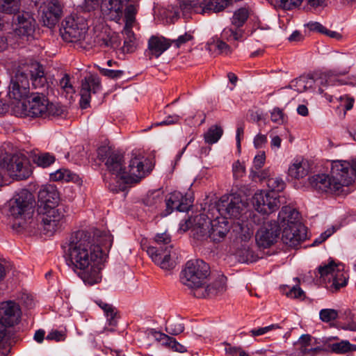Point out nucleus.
Masks as SVG:
<instances>
[{
    "mask_svg": "<svg viewBox=\"0 0 356 356\" xmlns=\"http://www.w3.org/2000/svg\"><path fill=\"white\" fill-rule=\"evenodd\" d=\"M165 200L166 209L163 213L164 216H167L175 210L181 212L186 211L188 210L192 203L191 199L178 191H175L169 194L168 197H167Z\"/></svg>",
    "mask_w": 356,
    "mask_h": 356,
    "instance_id": "nucleus-20",
    "label": "nucleus"
},
{
    "mask_svg": "<svg viewBox=\"0 0 356 356\" xmlns=\"http://www.w3.org/2000/svg\"><path fill=\"white\" fill-rule=\"evenodd\" d=\"M206 49L209 51H217L218 54L225 55H228L232 53L230 46L220 39H213L211 41L209 42L207 44Z\"/></svg>",
    "mask_w": 356,
    "mask_h": 356,
    "instance_id": "nucleus-37",
    "label": "nucleus"
},
{
    "mask_svg": "<svg viewBox=\"0 0 356 356\" xmlns=\"http://www.w3.org/2000/svg\"><path fill=\"white\" fill-rule=\"evenodd\" d=\"M0 168L6 169L10 177L17 180L29 178L32 169L28 159L22 155L15 154L11 157L3 155L0 157Z\"/></svg>",
    "mask_w": 356,
    "mask_h": 356,
    "instance_id": "nucleus-8",
    "label": "nucleus"
},
{
    "mask_svg": "<svg viewBox=\"0 0 356 356\" xmlns=\"http://www.w3.org/2000/svg\"><path fill=\"white\" fill-rule=\"evenodd\" d=\"M306 26L312 31H316L323 34L324 31H326V28L317 22H310L307 23Z\"/></svg>",
    "mask_w": 356,
    "mask_h": 356,
    "instance_id": "nucleus-64",
    "label": "nucleus"
},
{
    "mask_svg": "<svg viewBox=\"0 0 356 356\" xmlns=\"http://www.w3.org/2000/svg\"><path fill=\"white\" fill-rule=\"evenodd\" d=\"M238 259L242 263L253 262L256 260L254 252L248 246H243L236 253Z\"/></svg>",
    "mask_w": 356,
    "mask_h": 356,
    "instance_id": "nucleus-47",
    "label": "nucleus"
},
{
    "mask_svg": "<svg viewBox=\"0 0 356 356\" xmlns=\"http://www.w3.org/2000/svg\"><path fill=\"white\" fill-rule=\"evenodd\" d=\"M195 225L191 229L193 237L197 241H205L210 238L211 220L204 215L197 216Z\"/></svg>",
    "mask_w": 356,
    "mask_h": 356,
    "instance_id": "nucleus-23",
    "label": "nucleus"
},
{
    "mask_svg": "<svg viewBox=\"0 0 356 356\" xmlns=\"http://www.w3.org/2000/svg\"><path fill=\"white\" fill-rule=\"evenodd\" d=\"M40 13L44 25L51 28L60 20L63 15V6L58 0L47 1L40 6Z\"/></svg>",
    "mask_w": 356,
    "mask_h": 356,
    "instance_id": "nucleus-14",
    "label": "nucleus"
},
{
    "mask_svg": "<svg viewBox=\"0 0 356 356\" xmlns=\"http://www.w3.org/2000/svg\"><path fill=\"white\" fill-rule=\"evenodd\" d=\"M232 170L234 177L238 179L244 175L245 167L239 161H237L234 163L232 165Z\"/></svg>",
    "mask_w": 356,
    "mask_h": 356,
    "instance_id": "nucleus-60",
    "label": "nucleus"
},
{
    "mask_svg": "<svg viewBox=\"0 0 356 356\" xmlns=\"http://www.w3.org/2000/svg\"><path fill=\"white\" fill-rule=\"evenodd\" d=\"M229 230L228 222L225 219L216 218L211 220L210 239L213 242L221 241Z\"/></svg>",
    "mask_w": 356,
    "mask_h": 356,
    "instance_id": "nucleus-25",
    "label": "nucleus"
},
{
    "mask_svg": "<svg viewBox=\"0 0 356 356\" xmlns=\"http://www.w3.org/2000/svg\"><path fill=\"white\" fill-rule=\"evenodd\" d=\"M325 96L330 102H334L336 100L339 103L337 108L343 110L344 114L347 111H349L353 108L355 102L354 99L348 95L336 97L325 93Z\"/></svg>",
    "mask_w": 356,
    "mask_h": 356,
    "instance_id": "nucleus-30",
    "label": "nucleus"
},
{
    "mask_svg": "<svg viewBox=\"0 0 356 356\" xmlns=\"http://www.w3.org/2000/svg\"><path fill=\"white\" fill-rule=\"evenodd\" d=\"M29 93V81L28 76L23 72H17L11 79L8 87L10 98L19 101L28 97Z\"/></svg>",
    "mask_w": 356,
    "mask_h": 356,
    "instance_id": "nucleus-17",
    "label": "nucleus"
},
{
    "mask_svg": "<svg viewBox=\"0 0 356 356\" xmlns=\"http://www.w3.org/2000/svg\"><path fill=\"white\" fill-rule=\"evenodd\" d=\"M226 280L227 278L224 275H218L213 282L207 284L205 288H202V291L194 292V296L197 298H206L222 293L226 290Z\"/></svg>",
    "mask_w": 356,
    "mask_h": 356,
    "instance_id": "nucleus-24",
    "label": "nucleus"
},
{
    "mask_svg": "<svg viewBox=\"0 0 356 356\" xmlns=\"http://www.w3.org/2000/svg\"><path fill=\"white\" fill-rule=\"evenodd\" d=\"M115 42V38L106 31H101L94 38L95 45L104 47H113Z\"/></svg>",
    "mask_w": 356,
    "mask_h": 356,
    "instance_id": "nucleus-39",
    "label": "nucleus"
},
{
    "mask_svg": "<svg viewBox=\"0 0 356 356\" xmlns=\"http://www.w3.org/2000/svg\"><path fill=\"white\" fill-rule=\"evenodd\" d=\"M356 181V159L336 161L330 175L318 174L309 178L312 188L321 193H339L345 186Z\"/></svg>",
    "mask_w": 356,
    "mask_h": 356,
    "instance_id": "nucleus-3",
    "label": "nucleus"
},
{
    "mask_svg": "<svg viewBox=\"0 0 356 356\" xmlns=\"http://www.w3.org/2000/svg\"><path fill=\"white\" fill-rule=\"evenodd\" d=\"M252 204L258 212L269 213L280 207L279 200L276 197H273L268 193L259 191L255 193L252 197Z\"/></svg>",
    "mask_w": 356,
    "mask_h": 356,
    "instance_id": "nucleus-19",
    "label": "nucleus"
},
{
    "mask_svg": "<svg viewBox=\"0 0 356 356\" xmlns=\"http://www.w3.org/2000/svg\"><path fill=\"white\" fill-rule=\"evenodd\" d=\"M334 232V228L327 229L326 231L323 232L318 237L315 238L313 242L314 245H319L325 241L328 237H330Z\"/></svg>",
    "mask_w": 356,
    "mask_h": 356,
    "instance_id": "nucleus-61",
    "label": "nucleus"
},
{
    "mask_svg": "<svg viewBox=\"0 0 356 356\" xmlns=\"http://www.w3.org/2000/svg\"><path fill=\"white\" fill-rule=\"evenodd\" d=\"M318 272L320 277L325 281L327 280L330 283V285L327 287L332 293L337 291L347 284L346 276L337 268L332 261L323 266H319Z\"/></svg>",
    "mask_w": 356,
    "mask_h": 356,
    "instance_id": "nucleus-12",
    "label": "nucleus"
},
{
    "mask_svg": "<svg viewBox=\"0 0 356 356\" xmlns=\"http://www.w3.org/2000/svg\"><path fill=\"white\" fill-rule=\"evenodd\" d=\"M122 33L125 35L123 51L129 53L133 52L136 49L135 36L131 27H124Z\"/></svg>",
    "mask_w": 356,
    "mask_h": 356,
    "instance_id": "nucleus-43",
    "label": "nucleus"
},
{
    "mask_svg": "<svg viewBox=\"0 0 356 356\" xmlns=\"http://www.w3.org/2000/svg\"><path fill=\"white\" fill-rule=\"evenodd\" d=\"M100 72L105 76H107L111 79H120L124 74V71L122 70H108L105 68H100Z\"/></svg>",
    "mask_w": 356,
    "mask_h": 356,
    "instance_id": "nucleus-54",
    "label": "nucleus"
},
{
    "mask_svg": "<svg viewBox=\"0 0 356 356\" xmlns=\"http://www.w3.org/2000/svg\"><path fill=\"white\" fill-rule=\"evenodd\" d=\"M20 0H0V12L7 14L17 13L20 9Z\"/></svg>",
    "mask_w": 356,
    "mask_h": 356,
    "instance_id": "nucleus-45",
    "label": "nucleus"
},
{
    "mask_svg": "<svg viewBox=\"0 0 356 356\" xmlns=\"http://www.w3.org/2000/svg\"><path fill=\"white\" fill-rule=\"evenodd\" d=\"M253 143L255 148H262L267 143V136L261 134H258L254 137Z\"/></svg>",
    "mask_w": 356,
    "mask_h": 356,
    "instance_id": "nucleus-63",
    "label": "nucleus"
},
{
    "mask_svg": "<svg viewBox=\"0 0 356 356\" xmlns=\"http://www.w3.org/2000/svg\"><path fill=\"white\" fill-rule=\"evenodd\" d=\"M130 1L124 9L125 26L132 27L138 11V0H102L101 10L104 14L109 16L114 21H119L123 14L124 3Z\"/></svg>",
    "mask_w": 356,
    "mask_h": 356,
    "instance_id": "nucleus-7",
    "label": "nucleus"
},
{
    "mask_svg": "<svg viewBox=\"0 0 356 356\" xmlns=\"http://www.w3.org/2000/svg\"><path fill=\"white\" fill-rule=\"evenodd\" d=\"M60 200L59 193L53 185H48L41 188L38 193V202L40 209L56 207Z\"/></svg>",
    "mask_w": 356,
    "mask_h": 356,
    "instance_id": "nucleus-22",
    "label": "nucleus"
},
{
    "mask_svg": "<svg viewBox=\"0 0 356 356\" xmlns=\"http://www.w3.org/2000/svg\"><path fill=\"white\" fill-rule=\"evenodd\" d=\"M26 115L31 117H46L49 101L42 93L37 92L22 104Z\"/></svg>",
    "mask_w": 356,
    "mask_h": 356,
    "instance_id": "nucleus-16",
    "label": "nucleus"
},
{
    "mask_svg": "<svg viewBox=\"0 0 356 356\" xmlns=\"http://www.w3.org/2000/svg\"><path fill=\"white\" fill-rule=\"evenodd\" d=\"M124 156L118 152H109L105 161V165L111 174V180L113 184H118L120 187L121 184H129L138 182L143 178L148 170L145 168L144 158L134 156L131 159L128 168L123 164Z\"/></svg>",
    "mask_w": 356,
    "mask_h": 356,
    "instance_id": "nucleus-4",
    "label": "nucleus"
},
{
    "mask_svg": "<svg viewBox=\"0 0 356 356\" xmlns=\"http://www.w3.org/2000/svg\"><path fill=\"white\" fill-rule=\"evenodd\" d=\"M180 9L184 14L194 12L196 13H202V2L195 0H182L179 2Z\"/></svg>",
    "mask_w": 356,
    "mask_h": 356,
    "instance_id": "nucleus-38",
    "label": "nucleus"
},
{
    "mask_svg": "<svg viewBox=\"0 0 356 356\" xmlns=\"http://www.w3.org/2000/svg\"><path fill=\"white\" fill-rule=\"evenodd\" d=\"M15 33L21 36H30L34 33L35 20L28 12H23L17 15Z\"/></svg>",
    "mask_w": 356,
    "mask_h": 356,
    "instance_id": "nucleus-21",
    "label": "nucleus"
},
{
    "mask_svg": "<svg viewBox=\"0 0 356 356\" xmlns=\"http://www.w3.org/2000/svg\"><path fill=\"white\" fill-rule=\"evenodd\" d=\"M266 156L264 152H261L254 156L253 161V168L255 170H260L264 164Z\"/></svg>",
    "mask_w": 356,
    "mask_h": 356,
    "instance_id": "nucleus-62",
    "label": "nucleus"
},
{
    "mask_svg": "<svg viewBox=\"0 0 356 356\" xmlns=\"http://www.w3.org/2000/svg\"><path fill=\"white\" fill-rule=\"evenodd\" d=\"M348 71V68H344L341 70H334L322 72L316 81L321 85L343 84L344 83L339 77L346 74Z\"/></svg>",
    "mask_w": 356,
    "mask_h": 356,
    "instance_id": "nucleus-27",
    "label": "nucleus"
},
{
    "mask_svg": "<svg viewBox=\"0 0 356 356\" xmlns=\"http://www.w3.org/2000/svg\"><path fill=\"white\" fill-rule=\"evenodd\" d=\"M193 37L189 33H184V35H179L176 40H170L171 45H175L176 47L179 48L184 44L192 40Z\"/></svg>",
    "mask_w": 356,
    "mask_h": 356,
    "instance_id": "nucleus-55",
    "label": "nucleus"
},
{
    "mask_svg": "<svg viewBox=\"0 0 356 356\" xmlns=\"http://www.w3.org/2000/svg\"><path fill=\"white\" fill-rule=\"evenodd\" d=\"M58 90L66 98H72L75 93V89L71 82L70 76L67 74H65L58 82Z\"/></svg>",
    "mask_w": 356,
    "mask_h": 356,
    "instance_id": "nucleus-31",
    "label": "nucleus"
},
{
    "mask_svg": "<svg viewBox=\"0 0 356 356\" xmlns=\"http://www.w3.org/2000/svg\"><path fill=\"white\" fill-rule=\"evenodd\" d=\"M66 334L64 331H58L56 330H51L47 336V340H55L56 341H62L65 339Z\"/></svg>",
    "mask_w": 356,
    "mask_h": 356,
    "instance_id": "nucleus-57",
    "label": "nucleus"
},
{
    "mask_svg": "<svg viewBox=\"0 0 356 356\" xmlns=\"http://www.w3.org/2000/svg\"><path fill=\"white\" fill-rule=\"evenodd\" d=\"M170 46V40L163 37L152 36L148 41L149 58H151L152 56L159 58Z\"/></svg>",
    "mask_w": 356,
    "mask_h": 356,
    "instance_id": "nucleus-26",
    "label": "nucleus"
},
{
    "mask_svg": "<svg viewBox=\"0 0 356 356\" xmlns=\"http://www.w3.org/2000/svg\"><path fill=\"white\" fill-rule=\"evenodd\" d=\"M280 6L284 9L290 10L296 6H299L303 0H276Z\"/></svg>",
    "mask_w": 356,
    "mask_h": 356,
    "instance_id": "nucleus-56",
    "label": "nucleus"
},
{
    "mask_svg": "<svg viewBox=\"0 0 356 356\" xmlns=\"http://www.w3.org/2000/svg\"><path fill=\"white\" fill-rule=\"evenodd\" d=\"M33 162L42 168H47L55 161V156L48 152L40 153L34 156Z\"/></svg>",
    "mask_w": 356,
    "mask_h": 356,
    "instance_id": "nucleus-46",
    "label": "nucleus"
},
{
    "mask_svg": "<svg viewBox=\"0 0 356 356\" xmlns=\"http://www.w3.org/2000/svg\"><path fill=\"white\" fill-rule=\"evenodd\" d=\"M19 305L14 301H6L0 303V323L6 328L17 324L21 318Z\"/></svg>",
    "mask_w": 356,
    "mask_h": 356,
    "instance_id": "nucleus-18",
    "label": "nucleus"
},
{
    "mask_svg": "<svg viewBox=\"0 0 356 356\" xmlns=\"http://www.w3.org/2000/svg\"><path fill=\"white\" fill-rule=\"evenodd\" d=\"M223 134V130L220 126L213 125L204 134L205 143L213 144L218 141Z\"/></svg>",
    "mask_w": 356,
    "mask_h": 356,
    "instance_id": "nucleus-41",
    "label": "nucleus"
},
{
    "mask_svg": "<svg viewBox=\"0 0 356 356\" xmlns=\"http://www.w3.org/2000/svg\"><path fill=\"white\" fill-rule=\"evenodd\" d=\"M42 226L46 234L53 235L60 229L66 213L65 207L63 204L42 209Z\"/></svg>",
    "mask_w": 356,
    "mask_h": 356,
    "instance_id": "nucleus-11",
    "label": "nucleus"
},
{
    "mask_svg": "<svg viewBox=\"0 0 356 356\" xmlns=\"http://www.w3.org/2000/svg\"><path fill=\"white\" fill-rule=\"evenodd\" d=\"M34 200L33 195L26 189L16 193L7 202V215L13 218H25L33 209Z\"/></svg>",
    "mask_w": 356,
    "mask_h": 356,
    "instance_id": "nucleus-9",
    "label": "nucleus"
},
{
    "mask_svg": "<svg viewBox=\"0 0 356 356\" xmlns=\"http://www.w3.org/2000/svg\"><path fill=\"white\" fill-rule=\"evenodd\" d=\"M101 90V81L97 75L90 74L86 76L81 81L79 102L81 108L86 109L89 107L92 94L95 95Z\"/></svg>",
    "mask_w": 356,
    "mask_h": 356,
    "instance_id": "nucleus-15",
    "label": "nucleus"
},
{
    "mask_svg": "<svg viewBox=\"0 0 356 356\" xmlns=\"http://www.w3.org/2000/svg\"><path fill=\"white\" fill-rule=\"evenodd\" d=\"M243 33L244 31L242 29H236L234 26H230L226 27L222 30L221 37L223 40L227 41H238L242 38Z\"/></svg>",
    "mask_w": 356,
    "mask_h": 356,
    "instance_id": "nucleus-44",
    "label": "nucleus"
},
{
    "mask_svg": "<svg viewBox=\"0 0 356 356\" xmlns=\"http://www.w3.org/2000/svg\"><path fill=\"white\" fill-rule=\"evenodd\" d=\"M31 79L34 88L44 89L49 87V83L44 76V71L39 66L35 69V72H31Z\"/></svg>",
    "mask_w": 356,
    "mask_h": 356,
    "instance_id": "nucleus-36",
    "label": "nucleus"
},
{
    "mask_svg": "<svg viewBox=\"0 0 356 356\" xmlns=\"http://www.w3.org/2000/svg\"><path fill=\"white\" fill-rule=\"evenodd\" d=\"M286 296L291 298L304 300L305 298V292L298 285L293 286L288 291H284Z\"/></svg>",
    "mask_w": 356,
    "mask_h": 356,
    "instance_id": "nucleus-51",
    "label": "nucleus"
},
{
    "mask_svg": "<svg viewBox=\"0 0 356 356\" xmlns=\"http://www.w3.org/2000/svg\"><path fill=\"white\" fill-rule=\"evenodd\" d=\"M179 316L169 318L166 321L165 331L171 335H178L184 332V325Z\"/></svg>",
    "mask_w": 356,
    "mask_h": 356,
    "instance_id": "nucleus-35",
    "label": "nucleus"
},
{
    "mask_svg": "<svg viewBox=\"0 0 356 356\" xmlns=\"http://www.w3.org/2000/svg\"><path fill=\"white\" fill-rule=\"evenodd\" d=\"M156 246H149L147 253L152 260L162 269L170 270L175 265L176 253L171 244V237L166 232L157 234L154 237Z\"/></svg>",
    "mask_w": 356,
    "mask_h": 356,
    "instance_id": "nucleus-5",
    "label": "nucleus"
},
{
    "mask_svg": "<svg viewBox=\"0 0 356 356\" xmlns=\"http://www.w3.org/2000/svg\"><path fill=\"white\" fill-rule=\"evenodd\" d=\"M309 172V166L307 161L296 159L289 168V175L296 179L305 177Z\"/></svg>",
    "mask_w": 356,
    "mask_h": 356,
    "instance_id": "nucleus-28",
    "label": "nucleus"
},
{
    "mask_svg": "<svg viewBox=\"0 0 356 356\" xmlns=\"http://www.w3.org/2000/svg\"><path fill=\"white\" fill-rule=\"evenodd\" d=\"M63 112V108L59 105L49 103L48 110L47 111L46 116H60L62 115Z\"/></svg>",
    "mask_w": 356,
    "mask_h": 356,
    "instance_id": "nucleus-59",
    "label": "nucleus"
},
{
    "mask_svg": "<svg viewBox=\"0 0 356 356\" xmlns=\"http://www.w3.org/2000/svg\"><path fill=\"white\" fill-rule=\"evenodd\" d=\"M267 186L272 191L280 192L284 188L285 183L280 177H271L268 179Z\"/></svg>",
    "mask_w": 356,
    "mask_h": 356,
    "instance_id": "nucleus-50",
    "label": "nucleus"
},
{
    "mask_svg": "<svg viewBox=\"0 0 356 356\" xmlns=\"http://www.w3.org/2000/svg\"><path fill=\"white\" fill-rule=\"evenodd\" d=\"M96 303L104 311L108 325L115 326L118 322L115 308L112 305L107 304L102 300H97Z\"/></svg>",
    "mask_w": 356,
    "mask_h": 356,
    "instance_id": "nucleus-34",
    "label": "nucleus"
},
{
    "mask_svg": "<svg viewBox=\"0 0 356 356\" xmlns=\"http://www.w3.org/2000/svg\"><path fill=\"white\" fill-rule=\"evenodd\" d=\"M281 228L282 240L289 247L296 248L307 238L306 227L300 222L298 211L289 207H283L278 214V222H265L257 232L255 238L258 246L268 248L275 244Z\"/></svg>",
    "mask_w": 356,
    "mask_h": 356,
    "instance_id": "nucleus-2",
    "label": "nucleus"
},
{
    "mask_svg": "<svg viewBox=\"0 0 356 356\" xmlns=\"http://www.w3.org/2000/svg\"><path fill=\"white\" fill-rule=\"evenodd\" d=\"M298 345L300 346L299 349L302 355L306 353V351L309 348V346L318 344V339H315L312 342V337L310 334H302L300 337L298 342Z\"/></svg>",
    "mask_w": 356,
    "mask_h": 356,
    "instance_id": "nucleus-48",
    "label": "nucleus"
},
{
    "mask_svg": "<svg viewBox=\"0 0 356 356\" xmlns=\"http://www.w3.org/2000/svg\"><path fill=\"white\" fill-rule=\"evenodd\" d=\"M250 15L249 10L246 8H240L235 10L231 17V24L232 26L241 29L245 24Z\"/></svg>",
    "mask_w": 356,
    "mask_h": 356,
    "instance_id": "nucleus-33",
    "label": "nucleus"
},
{
    "mask_svg": "<svg viewBox=\"0 0 356 356\" xmlns=\"http://www.w3.org/2000/svg\"><path fill=\"white\" fill-rule=\"evenodd\" d=\"M164 199L163 192L161 190H156L149 192L143 199V204L153 210L156 209Z\"/></svg>",
    "mask_w": 356,
    "mask_h": 356,
    "instance_id": "nucleus-29",
    "label": "nucleus"
},
{
    "mask_svg": "<svg viewBox=\"0 0 356 356\" xmlns=\"http://www.w3.org/2000/svg\"><path fill=\"white\" fill-rule=\"evenodd\" d=\"M209 275L210 267L208 264L202 259L190 260L181 272L180 281L182 284L197 292L202 291Z\"/></svg>",
    "mask_w": 356,
    "mask_h": 356,
    "instance_id": "nucleus-6",
    "label": "nucleus"
},
{
    "mask_svg": "<svg viewBox=\"0 0 356 356\" xmlns=\"http://www.w3.org/2000/svg\"><path fill=\"white\" fill-rule=\"evenodd\" d=\"M88 31V24L84 17L70 15L65 17L60 30L64 40L76 42L85 39Z\"/></svg>",
    "mask_w": 356,
    "mask_h": 356,
    "instance_id": "nucleus-10",
    "label": "nucleus"
},
{
    "mask_svg": "<svg viewBox=\"0 0 356 356\" xmlns=\"http://www.w3.org/2000/svg\"><path fill=\"white\" fill-rule=\"evenodd\" d=\"M330 351L337 354H343L356 350V346L351 344L348 341H341L339 343L330 344Z\"/></svg>",
    "mask_w": 356,
    "mask_h": 356,
    "instance_id": "nucleus-40",
    "label": "nucleus"
},
{
    "mask_svg": "<svg viewBox=\"0 0 356 356\" xmlns=\"http://www.w3.org/2000/svg\"><path fill=\"white\" fill-rule=\"evenodd\" d=\"M270 118L273 122L281 124L285 120V115L280 108H274L270 113Z\"/></svg>",
    "mask_w": 356,
    "mask_h": 356,
    "instance_id": "nucleus-52",
    "label": "nucleus"
},
{
    "mask_svg": "<svg viewBox=\"0 0 356 356\" xmlns=\"http://www.w3.org/2000/svg\"><path fill=\"white\" fill-rule=\"evenodd\" d=\"M102 243L95 235L84 231L75 232L69 239L65 250L66 264L86 284L94 285L102 280Z\"/></svg>",
    "mask_w": 356,
    "mask_h": 356,
    "instance_id": "nucleus-1",
    "label": "nucleus"
},
{
    "mask_svg": "<svg viewBox=\"0 0 356 356\" xmlns=\"http://www.w3.org/2000/svg\"><path fill=\"white\" fill-rule=\"evenodd\" d=\"M313 83V79L311 78L300 77L293 80L288 88L297 91L298 92H302L308 88L311 87Z\"/></svg>",
    "mask_w": 356,
    "mask_h": 356,
    "instance_id": "nucleus-42",
    "label": "nucleus"
},
{
    "mask_svg": "<svg viewBox=\"0 0 356 356\" xmlns=\"http://www.w3.org/2000/svg\"><path fill=\"white\" fill-rule=\"evenodd\" d=\"M50 179L52 181H73L78 182L79 181V176L72 172L70 170L61 168L54 172L50 174Z\"/></svg>",
    "mask_w": 356,
    "mask_h": 356,
    "instance_id": "nucleus-32",
    "label": "nucleus"
},
{
    "mask_svg": "<svg viewBox=\"0 0 356 356\" xmlns=\"http://www.w3.org/2000/svg\"><path fill=\"white\" fill-rule=\"evenodd\" d=\"M320 319L325 323L334 321L338 317V312L334 309H323L319 312Z\"/></svg>",
    "mask_w": 356,
    "mask_h": 356,
    "instance_id": "nucleus-49",
    "label": "nucleus"
},
{
    "mask_svg": "<svg viewBox=\"0 0 356 356\" xmlns=\"http://www.w3.org/2000/svg\"><path fill=\"white\" fill-rule=\"evenodd\" d=\"M314 348H309L304 355L307 356H317L319 355L322 352H330V349L327 347L323 346L315 345Z\"/></svg>",
    "mask_w": 356,
    "mask_h": 356,
    "instance_id": "nucleus-58",
    "label": "nucleus"
},
{
    "mask_svg": "<svg viewBox=\"0 0 356 356\" xmlns=\"http://www.w3.org/2000/svg\"><path fill=\"white\" fill-rule=\"evenodd\" d=\"M280 328L278 324H272L268 326L264 327H259L257 329H252L250 330L251 335L253 337L263 335L273 330Z\"/></svg>",
    "mask_w": 356,
    "mask_h": 356,
    "instance_id": "nucleus-53",
    "label": "nucleus"
},
{
    "mask_svg": "<svg viewBox=\"0 0 356 356\" xmlns=\"http://www.w3.org/2000/svg\"><path fill=\"white\" fill-rule=\"evenodd\" d=\"M244 204L241 198L234 195H223L216 204L219 213L226 218H238Z\"/></svg>",
    "mask_w": 356,
    "mask_h": 356,
    "instance_id": "nucleus-13",
    "label": "nucleus"
}]
</instances>
